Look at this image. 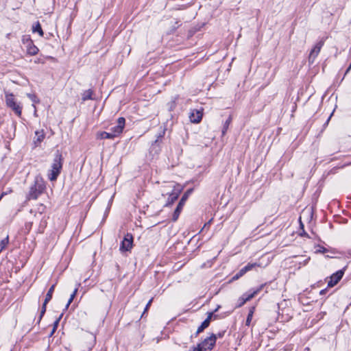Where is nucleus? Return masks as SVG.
<instances>
[{
    "label": "nucleus",
    "mask_w": 351,
    "mask_h": 351,
    "mask_svg": "<svg viewBox=\"0 0 351 351\" xmlns=\"http://www.w3.org/2000/svg\"><path fill=\"white\" fill-rule=\"evenodd\" d=\"M243 275H244V273L242 272L241 269H240L239 271L233 276L232 279L237 280Z\"/></svg>",
    "instance_id": "bb28decb"
},
{
    "label": "nucleus",
    "mask_w": 351,
    "mask_h": 351,
    "mask_svg": "<svg viewBox=\"0 0 351 351\" xmlns=\"http://www.w3.org/2000/svg\"><path fill=\"white\" fill-rule=\"evenodd\" d=\"M257 266H259V265H258L256 263H248L247 265H245L248 271Z\"/></svg>",
    "instance_id": "a878e982"
},
{
    "label": "nucleus",
    "mask_w": 351,
    "mask_h": 351,
    "mask_svg": "<svg viewBox=\"0 0 351 351\" xmlns=\"http://www.w3.org/2000/svg\"><path fill=\"white\" fill-rule=\"evenodd\" d=\"M97 138L100 139H113L115 138L114 134L112 132H101L97 134Z\"/></svg>",
    "instance_id": "2eb2a0df"
},
{
    "label": "nucleus",
    "mask_w": 351,
    "mask_h": 351,
    "mask_svg": "<svg viewBox=\"0 0 351 351\" xmlns=\"http://www.w3.org/2000/svg\"><path fill=\"white\" fill-rule=\"evenodd\" d=\"M62 316V315H61L59 317V318H58V319H57L54 322V323H53V328H56L58 327V324H59V322H60V319H61Z\"/></svg>",
    "instance_id": "c756f323"
},
{
    "label": "nucleus",
    "mask_w": 351,
    "mask_h": 351,
    "mask_svg": "<svg viewBox=\"0 0 351 351\" xmlns=\"http://www.w3.org/2000/svg\"><path fill=\"white\" fill-rule=\"evenodd\" d=\"M9 243V237L8 235L6 236L5 238L2 239L0 242V252L5 248V247L8 245Z\"/></svg>",
    "instance_id": "aec40b11"
},
{
    "label": "nucleus",
    "mask_w": 351,
    "mask_h": 351,
    "mask_svg": "<svg viewBox=\"0 0 351 351\" xmlns=\"http://www.w3.org/2000/svg\"><path fill=\"white\" fill-rule=\"evenodd\" d=\"M217 337L212 334L210 337L206 338L202 343H199L203 351H210L216 342Z\"/></svg>",
    "instance_id": "39448f33"
},
{
    "label": "nucleus",
    "mask_w": 351,
    "mask_h": 351,
    "mask_svg": "<svg viewBox=\"0 0 351 351\" xmlns=\"http://www.w3.org/2000/svg\"><path fill=\"white\" fill-rule=\"evenodd\" d=\"M180 191L178 190L175 191L174 190L169 194V196L167 199V202L165 204L166 206H169L174 203L176 200L178 199L180 195Z\"/></svg>",
    "instance_id": "ddd939ff"
},
{
    "label": "nucleus",
    "mask_w": 351,
    "mask_h": 351,
    "mask_svg": "<svg viewBox=\"0 0 351 351\" xmlns=\"http://www.w3.org/2000/svg\"><path fill=\"white\" fill-rule=\"evenodd\" d=\"M45 189V185L42 182L36 181L32 185L27 195V199H36L41 195Z\"/></svg>",
    "instance_id": "7ed1b4c3"
},
{
    "label": "nucleus",
    "mask_w": 351,
    "mask_h": 351,
    "mask_svg": "<svg viewBox=\"0 0 351 351\" xmlns=\"http://www.w3.org/2000/svg\"><path fill=\"white\" fill-rule=\"evenodd\" d=\"M62 168V157L61 154L58 151L51 165V169L49 171V180L51 181H56L61 172Z\"/></svg>",
    "instance_id": "f257e3e1"
},
{
    "label": "nucleus",
    "mask_w": 351,
    "mask_h": 351,
    "mask_svg": "<svg viewBox=\"0 0 351 351\" xmlns=\"http://www.w3.org/2000/svg\"><path fill=\"white\" fill-rule=\"evenodd\" d=\"M253 313H254V308H251L248 315H247V319H246V322H245V324L247 326H249L250 324V322L252 321V316H253Z\"/></svg>",
    "instance_id": "4be33fe9"
},
{
    "label": "nucleus",
    "mask_w": 351,
    "mask_h": 351,
    "mask_svg": "<svg viewBox=\"0 0 351 351\" xmlns=\"http://www.w3.org/2000/svg\"><path fill=\"white\" fill-rule=\"evenodd\" d=\"M152 301H153V298H151V299L149 300V301L147 302V305H146V306H145V310H144V312H143V314H144V313H145L148 310V308H149V306H151V304H152ZM143 315H142V316H143Z\"/></svg>",
    "instance_id": "c85d7f7f"
},
{
    "label": "nucleus",
    "mask_w": 351,
    "mask_h": 351,
    "mask_svg": "<svg viewBox=\"0 0 351 351\" xmlns=\"http://www.w3.org/2000/svg\"><path fill=\"white\" fill-rule=\"evenodd\" d=\"M190 120L192 123H197L200 122L202 119V112L199 110H193L189 116Z\"/></svg>",
    "instance_id": "9b49d317"
},
{
    "label": "nucleus",
    "mask_w": 351,
    "mask_h": 351,
    "mask_svg": "<svg viewBox=\"0 0 351 351\" xmlns=\"http://www.w3.org/2000/svg\"><path fill=\"white\" fill-rule=\"evenodd\" d=\"M192 191V189L187 190L184 195H182V198L180 199L178 204L177 205V207L176 210H174V213L173 214V218L172 220L173 221H176L178 220L180 213L182 210V208L185 204L186 201L187 200L189 196L190 195Z\"/></svg>",
    "instance_id": "20e7f679"
},
{
    "label": "nucleus",
    "mask_w": 351,
    "mask_h": 351,
    "mask_svg": "<svg viewBox=\"0 0 351 351\" xmlns=\"http://www.w3.org/2000/svg\"><path fill=\"white\" fill-rule=\"evenodd\" d=\"M5 97L7 106L10 108L17 116L21 117L22 107L16 101L14 95L12 93L5 92Z\"/></svg>",
    "instance_id": "f03ea898"
},
{
    "label": "nucleus",
    "mask_w": 351,
    "mask_h": 351,
    "mask_svg": "<svg viewBox=\"0 0 351 351\" xmlns=\"http://www.w3.org/2000/svg\"><path fill=\"white\" fill-rule=\"evenodd\" d=\"M259 290L260 289L254 291L251 293H245L242 296L243 297V298H245V301L247 302V301L250 300L252 298H253L257 294V293L259 291Z\"/></svg>",
    "instance_id": "a211bd4d"
},
{
    "label": "nucleus",
    "mask_w": 351,
    "mask_h": 351,
    "mask_svg": "<svg viewBox=\"0 0 351 351\" xmlns=\"http://www.w3.org/2000/svg\"><path fill=\"white\" fill-rule=\"evenodd\" d=\"M218 336H219V337H221V334H220V333H219V334L218 335Z\"/></svg>",
    "instance_id": "e433bc0d"
},
{
    "label": "nucleus",
    "mask_w": 351,
    "mask_h": 351,
    "mask_svg": "<svg viewBox=\"0 0 351 351\" xmlns=\"http://www.w3.org/2000/svg\"><path fill=\"white\" fill-rule=\"evenodd\" d=\"M125 120L123 117H119L117 120V125L111 128V132L114 134V136H117L122 133L123 130L125 127Z\"/></svg>",
    "instance_id": "6e6552de"
},
{
    "label": "nucleus",
    "mask_w": 351,
    "mask_h": 351,
    "mask_svg": "<svg viewBox=\"0 0 351 351\" xmlns=\"http://www.w3.org/2000/svg\"><path fill=\"white\" fill-rule=\"evenodd\" d=\"M23 43L26 45L27 52L28 54L31 56L36 55L38 52V49L36 46H35L31 39L27 38L25 41V39L23 40Z\"/></svg>",
    "instance_id": "1a4fd4ad"
},
{
    "label": "nucleus",
    "mask_w": 351,
    "mask_h": 351,
    "mask_svg": "<svg viewBox=\"0 0 351 351\" xmlns=\"http://www.w3.org/2000/svg\"><path fill=\"white\" fill-rule=\"evenodd\" d=\"M308 260H309V258H307V259L304 261L305 264L308 262Z\"/></svg>",
    "instance_id": "c9c22d12"
},
{
    "label": "nucleus",
    "mask_w": 351,
    "mask_h": 351,
    "mask_svg": "<svg viewBox=\"0 0 351 351\" xmlns=\"http://www.w3.org/2000/svg\"><path fill=\"white\" fill-rule=\"evenodd\" d=\"M27 97L34 102V103H39V99L34 94H27Z\"/></svg>",
    "instance_id": "b1692460"
},
{
    "label": "nucleus",
    "mask_w": 351,
    "mask_h": 351,
    "mask_svg": "<svg viewBox=\"0 0 351 351\" xmlns=\"http://www.w3.org/2000/svg\"><path fill=\"white\" fill-rule=\"evenodd\" d=\"M323 45H324V41L320 40L317 43H316L315 47L311 49L309 56H308V62L310 64H313L315 62V60L317 56H318V54L319 53Z\"/></svg>",
    "instance_id": "423d86ee"
},
{
    "label": "nucleus",
    "mask_w": 351,
    "mask_h": 351,
    "mask_svg": "<svg viewBox=\"0 0 351 351\" xmlns=\"http://www.w3.org/2000/svg\"><path fill=\"white\" fill-rule=\"evenodd\" d=\"M231 122V118L229 117L225 122L224 125H223V130H222V134L224 135L225 133L227 131V129L230 125Z\"/></svg>",
    "instance_id": "5701e85b"
},
{
    "label": "nucleus",
    "mask_w": 351,
    "mask_h": 351,
    "mask_svg": "<svg viewBox=\"0 0 351 351\" xmlns=\"http://www.w3.org/2000/svg\"><path fill=\"white\" fill-rule=\"evenodd\" d=\"M241 269L242 272H243V273H244V274H245L246 272H247V271H248L245 266V267H243L242 269Z\"/></svg>",
    "instance_id": "2f4dec72"
},
{
    "label": "nucleus",
    "mask_w": 351,
    "mask_h": 351,
    "mask_svg": "<svg viewBox=\"0 0 351 351\" xmlns=\"http://www.w3.org/2000/svg\"><path fill=\"white\" fill-rule=\"evenodd\" d=\"M343 276V271L341 270H339V271H337L335 274H332L330 277V280L328 282V287H334L342 278Z\"/></svg>",
    "instance_id": "9d476101"
},
{
    "label": "nucleus",
    "mask_w": 351,
    "mask_h": 351,
    "mask_svg": "<svg viewBox=\"0 0 351 351\" xmlns=\"http://www.w3.org/2000/svg\"><path fill=\"white\" fill-rule=\"evenodd\" d=\"M192 351H203L199 344H198L196 347L193 348Z\"/></svg>",
    "instance_id": "7c9ffc66"
},
{
    "label": "nucleus",
    "mask_w": 351,
    "mask_h": 351,
    "mask_svg": "<svg viewBox=\"0 0 351 351\" xmlns=\"http://www.w3.org/2000/svg\"><path fill=\"white\" fill-rule=\"evenodd\" d=\"M132 242H133V237L131 234L128 233L123 241L121 242V246H120V250L122 252H125L130 250L132 247Z\"/></svg>",
    "instance_id": "0eeeda50"
},
{
    "label": "nucleus",
    "mask_w": 351,
    "mask_h": 351,
    "mask_svg": "<svg viewBox=\"0 0 351 351\" xmlns=\"http://www.w3.org/2000/svg\"><path fill=\"white\" fill-rule=\"evenodd\" d=\"M77 290L78 289L77 288H75L73 291V292L72 293V294L70 296V298L66 305V308H67L69 307V306L70 305V304L73 302L74 298L75 297L76 294H77Z\"/></svg>",
    "instance_id": "412c9836"
},
{
    "label": "nucleus",
    "mask_w": 351,
    "mask_h": 351,
    "mask_svg": "<svg viewBox=\"0 0 351 351\" xmlns=\"http://www.w3.org/2000/svg\"><path fill=\"white\" fill-rule=\"evenodd\" d=\"M324 291H325V290H322V291H320V293H321V294L324 293Z\"/></svg>",
    "instance_id": "f704fd0d"
},
{
    "label": "nucleus",
    "mask_w": 351,
    "mask_h": 351,
    "mask_svg": "<svg viewBox=\"0 0 351 351\" xmlns=\"http://www.w3.org/2000/svg\"><path fill=\"white\" fill-rule=\"evenodd\" d=\"M34 144L38 145L45 138V132L43 130L36 131L35 132Z\"/></svg>",
    "instance_id": "4468645a"
},
{
    "label": "nucleus",
    "mask_w": 351,
    "mask_h": 351,
    "mask_svg": "<svg viewBox=\"0 0 351 351\" xmlns=\"http://www.w3.org/2000/svg\"><path fill=\"white\" fill-rule=\"evenodd\" d=\"M93 91L90 89L85 90L82 94V100L92 99Z\"/></svg>",
    "instance_id": "f3484780"
},
{
    "label": "nucleus",
    "mask_w": 351,
    "mask_h": 351,
    "mask_svg": "<svg viewBox=\"0 0 351 351\" xmlns=\"http://www.w3.org/2000/svg\"><path fill=\"white\" fill-rule=\"evenodd\" d=\"M33 32H38L40 36H43V31L41 28V25L39 22H37L34 26H33Z\"/></svg>",
    "instance_id": "6ab92c4d"
},
{
    "label": "nucleus",
    "mask_w": 351,
    "mask_h": 351,
    "mask_svg": "<svg viewBox=\"0 0 351 351\" xmlns=\"http://www.w3.org/2000/svg\"><path fill=\"white\" fill-rule=\"evenodd\" d=\"M47 304V303H45V302H43V306H42V309H41V311H40V319H41V317L43 316V315L45 314V313L46 311Z\"/></svg>",
    "instance_id": "cd10ccee"
},
{
    "label": "nucleus",
    "mask_w": 351,
    "mask_h": 351,
    "mask_svg": "<svg viewBox=\"0 0 351 351\" xmlns=\"http://www.w3.org/2000/svg\"><path fill=\"white\" fill-rule=\"evenodd\" d=\"M56 330V328H53V330H51V335L53 334V332H55Z\"/></svg>",
    "instance_id": "473e14b6"
},
{
    "label": "nucleus",
    "mask_w": 351,
    "mask_h": 351,
    "mask_svg": "<svg viewBox=\"0 0 351 351\" xmlns=\"http://www.w3.org/2000/svg\"><path fill=\"white\" fill-rule=\"evenodd\" d=\"M246 302L245 298H243V296L239 298L237 301V307H241Z\"/></svg>",
    "instance_id": "393cba45"
},
{
    "label": "nucleus",
    "mask_w": 351,
    "mask_h": 351,
    "mask_svg": "<svg viewBox=\"0 0 351 351\" xmlns=\"http://www.w3.org/2000/svg\"><path fill=\"white\" fill-rule=\"evenodd\" d=\"M54 289H55V285H53L48 290V292L45 296V303H48L52 298V295H53V293L54 291Z\"/></svg>",
    "instance_id": "dca6fc26"
},
{
    "label": "nucleus",
    "mask_w": 351,
    "mask_h": 351,
    "mask_svg": "<svg viewBox=\"0 0 351 351\" xmlns=\"http://www.w3.org/2000/svg\"><path fill=\"white\" fill-rule=\"evenodd\" d=\"M213 315V312L209 313L207 318L198 327L197 332H196L197 335L202 332L205 328H206L209 326Z\"/></svg>",
    "instance_id": "f8f14e48"
},
{
    "label": "nucleus",
    "mask_w": 351,
    "mask_h": 351,
    "mask_svg": "<svg viewBox=\"0 0 351 351\" xmlns=\"http://www.w3.org/2000/svg\"><path fill=\"white\" fill-rule=\"evenodd\" d=\"M348 254L351 256V249L348 251Z\"/></svg>",
    "instance_id": "72a5a7b5"
}]
</instances>
